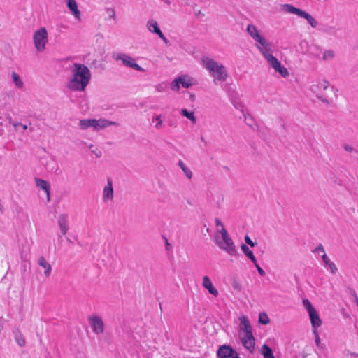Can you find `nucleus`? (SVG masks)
Segmentation results:
<instances>
[{
    "instance_id": "obj_1",
    "label": "nucleus",
    "mask_w": 358,
    "mask_h": 358,
    "mask_svg": "<svg viewBox=\"0 0 358 358\" xmlns=\"http://www.w3.org/2000/svg\"><path fill=\"white\" fill-rule=\"evenodd\" d=\"M72 71L73 78L67 84L68 88L73 91H84L91 78L89 68L84 64L75 63Z\"/></svg>"
},
{
    "instance_id": "obj_2",
    "label": "nucleus",
    "mask_w": 358,
    "mask_h": 358,
    "mask_svg": "<svg viewBox=\"0 0 358 358\" xmlns=\"http://www.w3.org/2000/svg\"><path fill=\"white\" fill-rule=\"evenodd\" d=\"M202 62L206 68L212 73L215 79L220 81H225L227 73L224 66L208 57H203Z\"/></svg>"
},
{
    "instance_id": "obj_3",
    "label": "nucleus",
    "mask_w": 358,
    "mask_h": 358,
    "mask_svg": "<svg viewBox=\"0 0 358 358\" xmlns=\"http://www.w3.org/2000/svg\"><path fill=\"white\" fill-rule=\"evenodd\" d=\"M218 232L220 233L222 236V241L218 240V236H215V243L219 246V248L227 252L231 255L236 256L238 255V250L234 245V243L230 236L229 235L227 231L225 229H219Z\"/></svg>"
},
{
    "instance_id": "obj_4",
    "label": "nucleus",
    "mask_w": 358,
    "mask_h": 358,
    "mask_svg": "<svg viewBox=\"0 0 358 358\" xmlns=\"http://www.w3.org/2000/svg\"><path fill=\"white\" fill-rule=\"evenodd\" d=\"M33 39L36 49L39 52L43 51L45 48V44L48 41L46 29L41 27L36 30L34 34Z\"/></svg>"
},
{
    "instance_id": "obj_5",
    "label": "nucleus",
    "mask_w": 358,
    "mask_h": 358,
    "mask_svg": "<svg viewBox=\"0 0 358 358\" xmlns=\"http://www.w3.org/2000/svg\"><path fill=\"white\" fill-rule=\"evenodd\" d=\"M113 58L116 61L121 60L122 64L127 67L132 68L133 69L141 72L145 71V69L136 63L135 59L129 55L124 53H120L117 55L114 54L113 55Z\"/></svg>"
},
{
    "instance_id": "obj_6",
    "label": "nucleus",
    "mask_w": 358,
    "mask_h": 358,
    "mask_svg": "<svg viewBox=\"0 0 358 358\" xmlns=\"http://www.w3.org/2000/svg\"><path fill=\"white\" fill-rule=\"evenodd\" d=\"M264 58L275 72L279 73L283 78L288 76L289 71L287 69L282 66L278 59L273 56L272 53L268 54Z\"/></svg>"
},
{
    "instance_id": "obj_7",
    "label": "nucleus",
    "mask_w": 358,
    "mask_h": 358,
    "mask_svg": "<svg viewBox=\"0 0 358 358\" xmlns=\"http://www.w3.org/2000/svg\"><path fill=\"white\" fill-rule=\"evenodd\" d=\"M88 320L94 334H101L103 333L104 324L100 316L93 314L89 316Z\"/></svg>"
},
{
    "instance_id": "obj_8",
    "label": "nucleus",
    "mask_w": 358,
    "mask_h": 358,
    "mask_svg": "<svg viewBox=\"0 0 358 358\" xmlns=\"http://www.w3.org/2000/svg\"><path fill=\"white\" fill-rule=\"evenodd\" d=\"M255 46L264 57L273 52L271 43L263 36L256 41Z\"/></svg>"
},
{
    "instance_id": "obj_9",
    "label": "nucleus",
    "mask_w": 358,
    "mask_h": 358,
    "mask_svg": "<svg viewBox=\"0 0 358 358\" xmlns=\"http://www.w3.org/2000/svg\"><path fill=\"white\" fill-rule=\"evenodd\" d=\"M217 355L218 358H240L237 352L227 345H223L218 348Z\"/></svg>"
},
{
    "instance_id": "obj_10",
    "label": "nucleus",
    "mask_w": 358,
    "mask_h": 358,
    "mask_svg": "<svg viewBox=\"0 0 358 358\" xmlns=\"http://www.w3.org/2000/svg\"><path fill=\"white\" fill-rule=\"evenodd\" d=\"M113 199V187L112 179H107V184L103 188V201H111Z\"/></svg>"
},
{
    "instance_id": "obj_11",
    "label": "nucleus",
    "mask_w": 358,
    "mask_h": 358,
    "mask_svg": "<svg viewBox=\"0 0 358 358\" xmlns=\"http://www.w3.org/2000/svg\"><path fill=\"white\" fill-rule=\"evenodd\" d=\"M241 342L245 348H246L250 352H253L255 343L252 334L244 335V336L241 338Z\"/></svg>"
},
{
    "instance_id": "obj_12",
    "label": "nucleus",
    "mask_w": 358,
    "mask_h": 358,
    "mask_svg": "<svg viewBox=\"0 0 358 358\" xmlns=\"http://www.w3.org/2000/svg\"><path fill=\"white\" fill-rule=\"evenodd\" d=\"M58 224L63 236L66 235L69 230V222L66 214H60L58 216Z\"/></svg>"
},
{
    "instance_id": "obj_13",
    "label": "nucleus",
    "mask_w": 358,
    "mask_h": 358,
    "mask_svg": "<svg viewBox=\"0 0 358 358\" xmlns=\"http://www.w3.org/2000/svg\"><path fill=\"white\" fill-rule=\"evenodd\" d=\"M36 186L43 189L46 193L47 201H50V185L48 181L40 178H35Z\"/></svg>"
},
{
    "instance_id": "obj_14",
    "label": "nucleus",
    "mask_w": 358,
    "mask_h": 358,
    "mask_svg": "<svg viewBox=\"0 0 358 358\" xmlns=\"http://www.w3.org/2000/svg\"><path fill=\"white\" fill-rule=\"evenodd\" d=\"M202 285L214 296H218L219 292L217 289L213 285L212 282L208 276H204L203 278Z\"/></svg>"
},
{
    "instance_id": "obj_15",
    "label": "nucleus",
    "mask_w": 358,
    "mask_h": 358,
    "mask_svg": "<svg viewBox=\"0 0 358 358\" xmlns=\"http://www.w3.org/2000/svg\"><path fill=\"white\" fill-rule=\"evenodd\" d=\"M38 264L40 266H41L44 269V275L46 278H48L52 271L51 265L45 260L43 256H41L38 258Z\"/></svg>"
},
{
    "instance_id": "obj_16",
    "label": "nucleus",
    "mask_w": 358,
    "mask_h": 358,
    "mask_svg": "<svg viewBox=\"0 0 358 358\" xmlns=\"http://www.w3.org/2000/svg\"><path fill=\"white\" fill-rule=\"evenodd\" d=\"M241 322V329L245 331V335L252 334V327L250 326L249 320L245 315L240 317L239 318Z\"/></svg>"
},
{
    "instance_id": "obj_17",
    "label": "nucleus",
    "mask_w": 358,
    "mask_h": 358,
    "mask_svg": "<svg viewBox=\"0 0 358 358\" xmlns=\"http://www.w3.org/2000/svg\"><path fill=\"white\" fill-rule=\"evenodd\" d=\"M309 317L310 319L311 324L314 329H317L322 324V320L319 316L317 310H314L311 313L309 314Z\"/></svg>"
},
{
    "instance_id": "obj_18",
    "label": "nucleus",
    "mask_w": 358,
    "mask_h": 358,
    "mask_svg": "<svg viewBox=\"0 0 358 358\" xmlns=\"http://www.w3.org/2000/svg\"><path fill=\"white\" fill-rule=\"evenodd\" d=\"M66 6L76 17H80V13L78 8V5L75 0H67Z\"/></svg>"
},
{
    "instance_id": "obj_19",
    "label": "nucleus",
    "mask_w": 358,
    "mask_h": 358,
    "mask_svg": "<svg viewBox=\"0 0 358 358\" xmlns=\"http://www.w3.org/2000/svg\"><path fill=\"white\" fill-rule=\"evenodd\" d=\"M247 31L251 38H252L255 41L262 36L254 24H248L247 27Z\"/></svg>"
},
{
    "instance_id": "obj_20",
    "label": "nucleus",
    "mask_w": 358,
    "mask_h": 358,
    "mask_svg": "<svg viewBox=\"0 0 358 358\" xmlns=\"http://www.w3.org/2000/svg\"><path fill=\"white\" fill-rule=\"evenodd\" d=\"M322 259L324 265L329 267L332 274H335L338 271L336 264L329 259L325 253L322 255Z\"/></svg>"
},
{
    "instance_id": "obj_21",
    "label": "nucleus",
    "mask_w": 358,
    "mask_h": 358,
    "mask_svg": "<svg viewBox=\"0 0 358 358\" xmlns=\"http://www.w3.org/2000/svg\"><path fill=\"white\" fill-rule=\"evenodd\" d=\"M299 17L306 19L312 27L315 28L317 26V20L307 12L302 10Z\"/></svg>"
},
{
    "instance_id": "obj_22",
    "label": "nucleus",
    "mask_w": 358,
    "mask_h": 358,
    "mask_svg": "<svg viewBox=\"0 0 358 358\" xmlns=\"http://www.w3.org/2000/svg\"><path fill=\"white\" fill-rule=\"evenodd\" d=\"M96 120H81L79 122V126L82 129H86L90 127H93L96 129Z\"/></svg>"
},
{
    "instance_id": "obj_23",
    "label": "nucleus",
    "mask_w": 358,
    "mask_h": 358,
    "mask_svg": "<svg viewBox=\"0 0 358 358\" xmlns=\"http://www.w3.org/2000/svg\"><path fill=\"white\" fill-rule=\"evenodd\" d=\"M241 250L243 252L245 255L249 258L252 263H256V257H255L252 251L245 244L241 245Z\"/></svg>"
},
{
    "instance_id": "obj_24",
    "label": "nucleus",
    "mask_w": 358,
    "mask_h": 358,
    "mask_svg": "<svg viewBox=\"0 0 358 358\" xmlns=\"http://www.w3.org/2000/svg\"><path fill=\"white\" fill-rule=\"evenodd\" d=\"M261 354L264 356V358H275L272 349L266 344L262 345Z\"/></svg>"
},
{
    "instance_id": "obj_25",
    "label": "nucleus",
    "mask_w": 358,
    "mask_h": 358,
    "mask_svg": "<svg viewBox=\"0 0 358 358\" xmlns=\"http://www.w3.org/2000/svg\"><path fill=\"white\" fill-rule=\"evenodd\" d=\"M283 8L284 10L287 12V13H292V14H296L298 16H300L301 12L303 10H301L298 8H296L290 4H284L283 6Z\"/></svg>"
},
{
    "instance_id": "obj_26",
    "label": "nucleus",
    "mask_w": 358,
    "mask_h": 358,
    "mask_svg": "<svg viewBox=\"0 0 358 358\" xmlns=\"http://www.w3.org/2000/svg\"><path fill=\"white\" fill-rule=\"evenodd\" d=\"M117 123L115 122H111V121H109L107 120H96V129H102V128L106 127L110 125H117Z\"/></svg>"
},
{
    "instance_id": "obj_27",
    "label": "nucleus",
    "mask_w": 358,
    "mask_h": 358,
    "mask_svg": "<svg viewBox=\"0 0 358 358\" xmlns=\"http://www.w3.org/2000/svg\"><path fill=\"white\" fill-rule=\"evenodd\" d=\"M181 114L189 119L193 124L196 123V119L193 111H188L187 109L183 108L180 111Z\"/></svg>"
},
{
    "instance_id": "obj_28",
    "label": "nucleus",
    "mask_w": 358,
    "mask_h": 358,
    "mask_svg": "<svg viewBox=\"0 0 358 358\" xmlns=\"http://www.w3.org/2000/svg\"><path fill=\"white\" fill-rule=\"evenodd\" d=\"M11 76L15 86L19 89L22 88L24 86V83L22 80L20 79L19 75L16 72L13 71L11 73Z\"/></svg>"
},
{
    "instance_id": "obj_29",
    "label": "nucleus",
    "mask_w": 358,
    "mask_h": 358,
    "mask_svg": "<svg viewBox=\"0 0 358 358\" xmlns=\"http://www.w3.org/2000/svg\"><path fill=\"white\" fill-rule=\"evenodd\" d=\"M15 339L17 343L20 346L23 347L26 344V341L23 334L20 331H17L15 332Z\"/></svg>"
},
{
    "instance_id": "obj_30",
    "label": "nucleus",
    "mask_w": 358,
    "mask_h": 358,
    "mask_svg": "<svg viewBox=\"0 0 358 358\" xmlns=\"http://www.w3.org/2000/svg\"><path fill=\"white\" fill-rule=\"evenodd\" d=\"M147 27L148 30L152 33H155L160 29L157 21L155 20H150L147 22Z\"/></svg>"
},
{
    "instance_id": "obj_31",
    "label": "nucleus",
    "mask_w": 358,
    "mask_h": 358,
    "mask_svg": "<svg viewBox=\"0 0 358 358\" xmlns=\"http://www.w3.org/2000/svg\"><path fill=\"white\" fill-rule=\"evenodd\" d=\"M178 166L182 170L187 178L191 179L192 178V172L188 167L185 165L182 161L180 160L178 162Z\"/></svg>"
},
{
    "instance_id": "obj_32",
    "label": "nucleus",
    "mask_w": 358,
    "mask_h": 358,
    "mask_svg": "<svg viewBox=\"0 0 358 358\" xmlns=\"http://www.w3.org/2000/svg\"><path fill=\"white\" fill-rule=\"evenodd\" d=\"M244 121L247 125L250 127L252 129H255V126H256V123L253 117L248 113L244 114Z\"/></svg>"
},
{
    "instance_id": "obj_33",
    "label": "nucleus",
    "mask_w": 358,
    "mask_h": 358,
    "mask_svg": "<svg viewBox=\"0 0 358 358\" xmlns=\"http://www.w3.org/2000/svg\"><path fill=\"white\" fill-rule=\"evenodd\" d=\"M302 303L305 308L307 310L308 314L311 313L314 310H316L308 299H303Z\"/></svg>"
},
{
    "instance_id": "obj_34",
    "label": "nucleus",
    "mask_w": 358,
    "mask_h": 358,
    "mask_svg": "<svg viewBox=\"0 0 358 358\" xmlns=\"http://www.w3.org/2000/svg\"><path fill=\"white\" fill-rule=\"evenodd\" d=\"M270 322V320L265 313H261L259 315V322L262 324H268Z\"/></svg>"
},
{
    "instance_id": "obj_35",
    "label": "nucleus",
    "mask_w": 358,
    "mask_h": 358,
    "mask_svg": "<svg viewBox=\"0 0 358 358\" xmlns=\"http://www.w3.org/2000/svg\"><path fill=\"white\" fill-rule=\"evenodd\" d=\"M181 80H180V84H181L182 87L184 88H189L190 86L192 85V82L191 79L186 80L185 78V76H180Z\"/></svg>"
},
{
    "instance_id": "obj_36",
    "label": "nucleus",
    "mask_w": 358,
    "mask_h": 358,
    "mask_svg": "<svg viewBox=\"0 0 358 358\" xmlns=\"http://www.w3.org/2000/svg\"><path fill=\"white\" fill-rule=\"evenodd\" d=\"M181 80V77H178L176 78L171 85V88L173 91H178L180 89V80Z\"/></svg>"
},
{
    "instance_id": "obj_37",
    "label": "nucleus",
    "mask_w": 358,
    "mask_h": 358,
    "mask_svg": "<svg viewBox=\"0 0 358 358\" xmlns=\"http://www.w3.org/2000/svg\"><path fill=\"white\" fill-rule=\"evenodd\" d=\"M231 286L235 290L238 292H241L242 290V285L239 280L237 279H234L232 280Z\"/></svg>"
},
{
    "instance_id": "obj_38",
    "label": "nucleus",
    "mask_w": 358,
    "mask_h": 358,
    "mask_svg": "<svg viewBox=\"0 0 358 358\" xmlns=\"http://www.w3.org/2000/svg\"><path fill=\"white\" fill-rule=\"evenodd\" d=\"M335 54L333 50H326L323 53V59L324 60H328L330 59H332L334 57Z\"/></svg>"
},
{
    "instance_id": "obj_39",
    "label": "nucleus",
    "mask_w": 358,
    "mask_h": 358,
    "mask_svg": "<svg viewBox=\"0 0 358 358\" xmlns=\"http://www.w3.org/2000/svg\"><path fill=\"white\" fill-rule=\"evenodd\" d=\"M153 120H156L157 122V124H155V127L157 129L162 128V127L163 126V121L162 120V116L160 115L154 117Z\"/></svg>"
},
{
    "instance_id": "obj_40",
    "label": "nucleus",
    "mask_w": 358,
    "mask_h": 358,
    "mask_svg": "<svg viewBox=\"0 0 358 358\" xmlns=\"http://www.w3.org/2000/svg\"><path fill=\"white\" fill-rule=\"evenodd\" d=\"M255 266L256 267L259 274L264 277L266 275L265 271L259 266V265L257 264V262L256 261V263H253Z\"/></svg>"
},
{
    "instance_id": "obj_41",
    "label": "nucleus",
    "mask_w": 358,
    "mask_h": 358,
    "mask_svg": "<svg viewBox=\"0 0 358 358\" xmlns=\"http://www.w3.org/2000/svg\"><path fill=\"white\" fill-rule=\"evenodd\" d=\"M344 149L345 150H346L347 152H355V154L356 155H358V152L357 150H355L354 149L353 147H352L351 145H344Z\"/></svg>"
},
{
    "instance_id": "obj_42",
    "label": "nucleus",
    "mask_w": 358,
    "mask_h": 358,
    "mask_svg": "<svg viewBox=\"0 0 358 358\" xmlns=\"http://www.w3.org/2000/svg\"><path fill=\"white\" fill-rule=\"evenodd\" d=\"M245 241L251 247H255V245L257 244V243L253 242L248 235L245 236Z\"/></svg>"
},
{
    "instance_id": "obj_43",
    "label": "nucleus",
    "mask_w": 358,
    "mask_h": 358,
    "mask_svg": "<svg viewBox=\"0 0 358 358\" xmlns=\"http://www.w3.org/2000/svg\"><path fill=\"white\" fill-rule=\"evenodd\" d=\"M313 334L315 336V343L317 345V346H320V336H319V334H318V332H317V329H313Z\"/></svg>"
},
{
    "instance_id": "obj_44",
    "label": "nucleus",
    "mask_w": 358,
    "mask_h": 358,
    "mask_svg": "<svg viewBox=\"0 0 358 358\" xmlns=\"http://www.w3.org/2000/svg\"><path fill=\"white\" fill-rule=\"evenodd\" d=\"M329 82L327 80H322V82L320 83V86L324 90H326L329 87Z\"/></svg>"
},
{
    "instance_id": "obj_45",
    "label": "nucleus",
    "mask_w": 358,
    "mask_h": 358,
    "mask_svg": "<svg viewBox=\"0 0 358 358\" xmlns=\"http://www.w3.org/2000/svg\"><path fill=\"white\" fill-rule=\"evenodd\" d=\"M317 98L326 105H329L330 103L329 101L323 96L317 95Z\"/></svg>"
},
{
    "instance_id": "obj_46",
    "label": "nucleus",
    "mask_w": 358,
    "mask_h": 358,
    "mask_svg": "<svg viewBox=\"0 0 358 358\" xmlns=\"http://www.w3.org/2000/svg\"><path fill=\"white\" fill-rule=\"evenodd\" d=\"M215 225L217 227H220V229H225L223 223L219 218H215Z\"/></svg>"
},
{
    "instance_id": "obj_47",
    "label": "nucleus",
    "mask_w": 358,
    "mask_h": 358,
    "mask_svg": "<svg viewBox=\"0 0 358 358\" xmlns=\"http://www.w3.org/2000/svg\"><path fill=\"white\" fill-rule=\"evenodd\" d=\"M320 251L324 252V249L322 244H319L313 250V252H318Z\"/></svg>"
},
{
    "instance_id": "obj_48",
    "label": "nucleus",
    "mask_w": 358,
    "mask_h": 358,
    "mask_svg": "<svg viewBox=\"0 0 358 358\" xmlns=\"http://www.w3.org/2000/svg\"><path fill=\"white\" fill-rule=\"evenodd\" d=\"M350 294L355 297L357 304H358V296L354 289H350Z\"/></svg>"
},
{
    "instance_id": "obj_49",
    "label": "nucleus",
    "mask_w": 358,
    "mask_h": 358,
    "mask_svg": "<svg viewBox=\"0 0 358 358\" xmlns=\"http://www.w3.org/2000/svg\"><path fill=\"white\" fill-rule=\"evenodd\" d=\"M155 34H157L158 36L162 40L165 36L164 35V34L162 32V31L159 29V31H157V32H155Z\"/></svg>"
},
{
    "instance_id": "obj_50",
    "label": "nucleus",
    "mask_w": 358,
    "mask_h": 358,
    "mask_svg": "<svg viewBox=\"0 0 358 358\" xmlns=\"http://www.w3.org/2000/svg\"><path fill=\"white\" fill-rule=\"evenodd\" d=\"M162 41H164V42L167 45H169V46H170V45H171V43H170L169 41L166 37H164V38L162 39Z\"/></svg>"
},
{
    "instance_id": "obj_51",
    "label": "nucleus",
    "mask_w": 358,
    "mask_h": 358,
    "mask_svg": "<svg viewBox=\"0 0 358 358\" xmlns=\"http://www.w3.org/2000/svg\"><path fill=\"white\" fill-rule=\"evenodd\" d=\"M156 89L157 90V91L162 92L163 90V87L161 85H157L156 86Z\"/></svg>"
},
{
    "instance_id": "obj_52",
    "label": "nucleus",
    "mask_w": 358,
    "mask_h": 358,
    "mask_svg": "<svg viewBox=\"0 0 358 358\" xmlns=\"http://www.w3.org/2000/svg\"><path fill=\"white\" fill-rule=\"evenodd\" d=\"M93 152L95 153L97 157H100L101 156V152L100 150H98L97 152L93 151Z\"/></svg>"
},
{
    "instance_id": "obj_53",
    "label": "nucleus",
    "mask_w": 358,
    "mask_h": 358,
    "mask_svg": "<svg viewBox=\"0 0 358 358\" xmlns=\"http://www.w3.org/2000/svg\"><path fill=\"white\" fill-rule=\"evenodd\" d=\"M331 90L335 93V96L337 97L336 92L338 91V89L335 88L334 87H332Z\"/></svg>"
},
{
    "instance_id": "obj_54",
    "label": "nucleus",
    "mask_w": 358,
    "mask_h": 358,
    "mask_svg": "<svg viewBox=\"0 0 358 358\" xmlns=\"http://www.w3.org/2000/svg\"><path fill=\"white\" fill-rule=\"evenodd\" d=\"M170 246H171L170 243L168 242V240L166 239V249L169 250V247H170Z\"/></svg>"
},
{
    "instance_id": "obj_55",
    "label": "nucleus",
    "mask_w": 358,
    "mask_h": 358,
    "mask_svg": "<svg viewBox=\"0 0 358 358\" xmlns=\"http://www.w3.org/2000/svg\"><path fill=\"white\" fill-rule=\"evenodd\" d=\"M201 140L202 141H204V142L206 143L205 139H204V138H203V136H201Z\"/></svg>"
},
{
    "instance_id": "obj_56",
    "label": "nucleus",
    "mask_w": 358,
    "mask_h": 358,
    "mask_svg": "<svg viewBox=\"0 0 358 358\" xmlns=\"http://www.w3.org/2000/svg\"><path fill=\"white\" fill-rule=\"evenodd\" d=\"M23 129H27V125H24V126H23Z\"/></svg>"
},
{
    "instance_id": "obj_57",
    "label": "nucleus",
    "mask_w": 358,
    "mask_h": 358,
    "mask_svg": "<svg viewBox=\"0 0 358 358\" xmlns=\"http://www.w3.org/2000/svg\"><path fill=\"white\" fill-rule=\"evenodd\" d=\"M205 230H206V232H208L209 231V228L206 227V228H205Z\"/></svg>"
},
{
    "instance_id": "obj_58",
    "label": "nucleus",
    "mask_w": 358,
    "mask_h": 358,
    "mask_svg": "<svg viewBox=\"0 0 358 358\" xmlns=\"http://www.w3.org/2000/svg\"><path fill=\"white\" fill-rule=\"evenodd\" d=\"M205 230H206V232H208L209 231V228L206 227V228H205Z\"/></svg>"
},
{
    "instance_id": "obj_59",
    "label": "nucleus",
    "mask_w": 358,
    "mask_h": 358,
    "mask_svg": "<svg viewBox=\"0 0 358 358\" xmlns=\"http://www.w3.org/2000/svg\"><path fill=\"white\" fill-rule=\"evenodd\" d=\"M166 3L167 4H170V3H170V1H169V0H166Z\"/></svg>"
},
{
    "instance_id": "obj_60",
    "label": "nucleus",
    "mask_w": 358,
    "mask_h": 358,
    "mask_svg": "<svg viewBox=\"0 0 358 358\" xmlns=\"http://www.w3.org/2000/svg\"><path fill=\"white\" fill-rule=\"evenodd\" d=\"M66 240L68 242L72 243L71 241L69 238H67Z\"/></svg>"
},
{
    "instance_id": "obj_61",
    "label": "nucleus",
    "mask_w": 358,
    "mask_h": 358,
    "mask_svg": "<svg viewBox=\"0 0 358 358\" xmlns=\"http://www.w3.org/2000/svg\"><path fill=\"white\" fill-rule=\"evenodd\" d=\"M357 306H358V304H357Z\"/></svg>"
}]
</instances>
